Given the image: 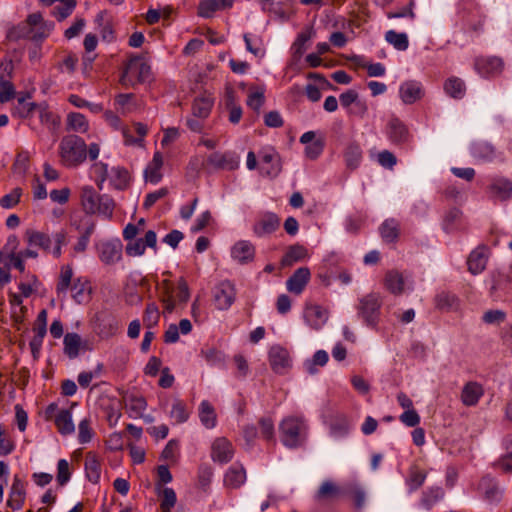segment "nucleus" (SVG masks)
Instances as JSON below:
<instances>
[{"instance_id":"obj_33","label":"nucleus","mask_w":512,"mask_h":512,"mask_svg":"<svg viewBox=\"0 0 512 512\" xmlns=\"http://www.w3.org/2000/svg\"><path fill=\"white\" fill-rule=\"evenodd\" d=\"M54 423L62 435H69L75 430L70 410L63 409L59 411L55 416Z\"/></svg>"},{"instance_id":"obj_64","label":"nucleus","mask_w":512,"mask_h":512,"mask_svg":"<svg viewBox=\"0 0 512 512\" xmlns=\"http://www.w3.org/2000/svg\"><path fill=\"white\" fill-rule=\"evenodd\" d=\"M493 465L504 473H512V451L501 456Z\"/></svg>"},{"instance_id":"obj_6","label":"nucleus","mask_w":512,"mask_h":512,"mask_svg":"<svg viewBox=\"0 0 512 512\" xmlns=\"http://www.w3.org/2000/svg\"><path fill=\"white\" fill-rule=\"evenodd\" d=\"M206 165L214 170L233 171L239 167V157L235 152H213L207 160Z\"/></svg>"},{"instance_id":"obj_41","label":"nucleus","mask_w":512,"mask_h":512,"mask_svg":"<svg viewBox=\"0 0 512 512\" xmlns=\"http://www.w3.org/2000/svg\"><path fill=\"white\" fill-rule=\"evenodd\" d=\"M81 342V337L77 333H67L64 336L65 354L71 359L76 358L79 355Z\"/></svg>"},{"instance_id":"obj_4","label":"nucleus","mask_w":512,"mask_h":512,"mask_svg":"<svg viewBox=\"0 0 512 512\" xmlns=\"http://www.w3.org/2000/svg\"><path fill=\"white\" fill-rule=\"evenodd\" d=\"M81 204L88 214L99 213L106 217H111L115 203L108 195H99L91 186L82 188Z\"/></svg>"},{"instance_id":"obj_10","label":"nucleus","mask_w":512,"mask_h":512,"mask_svg":"<svg viewBox=\"0 0 512 512\" xmlns=\"http://www.w3.org/2000/svg\"><path fill=\"white\" fill-rule=\"evenodd\" d=\"M236 289L229 281L221 282L215 289L214 302L219 310H227L235 301Z\"/></svg>"},{"instance_id":"obj_20","label":"nucleus","mask_w":512,"mask_h":512,"mask_svg":"<svg viewBox=\"0 0 512 512\" xmlns=\"http://www.w3.org/2000/svg\"><path fill=\"white\" fill-rule=\"evenodd\" d=\"M488 191L495 199L508 200L512 196V182L504 178L496 179L488 186Z\"/></svg>"},{"instance_id":"obj_35","label":"nucleus","mask_w":512,"mask_h":512,"mask_svg":"<svg viewBox=\"0 0 512 512\" xmlns=\"http://www.w3.org/2000/svg\"><path fill=\"white\" fill-rule=\"evenodd\" d=\"M199 418L201 423L208 429H212L216 425L217 416L215 410L213 406L206 400L200 403Z\"/></svg>"},{"instance_id":"obj_52","label":"nucleus","mask_w":512,"mask_h":512,"mask_svg":"<svg viewBox=\"0 0 512 512\" xmlns=\"http://www.w3.org/2000/svg\"><path fill=\"white\" fill-rule=\"evenodd\" d=\"M95 230V223L90 221L86 224V227L83 231H81V235L74 246V251L77 253H82L87 249L89 239Z\"/></svg>"},{"instance_id":"obj_15","label":"nucleus","mask_w":512,"mask_h":512,"mask_svg":"<svg viewBox=\"0 0 512 512\" xmlns=\"http://www.w3.org/2000/svg\"><path fill=\"white\" fill-rule=\"evenodd\" d=\"M329 312L318 304H307L304 310V317L313 329L321 328L328 319Z\"/></svg>"},{"instance_id":"obj_17","label":"nucleus","mask_w":512,"mask_h":512,"mask_svg":"<svg viewBox=\"0 0 512 512\" xmlns=\"http://www.w3.org/2000/svg\"><path fill=\"white\" fill-rule=\"evenodd\" d=\"M231 256L242 265L250 263L255 257V246L249 241L240 240L233 245Z\"/></svg>"},{"instance_id":"obj_2","label":"nucleus","mask_w":512,"mask_h":512,"mask_svg":"<svg viewBox=\"0 0 512 512\" xmlns=\"http://www.w3.org/2000/svg\"><path fill=\"white\" fill-rule=\"evenodd\" d=\"M152 79L150 65L142 55H133L127 61L120 77V83L126 87H135Z\"/></svg>"},{"instance_id":"obj_50","label":"nucleus","mask_w":512,"mask_h":512,"mask_svg":"<svg viewBox=\"0 0 512 512\" xmlns=\"http://www.w3.org/2000/svg\"><path fill=\"white\" fill-rule=\"evenodd\" d=\"M314 32L312 28L306 29L305 31H302L296 38L295 42L292 45V49L294 50V56L297 58H300L304 52L306 51L305 44L308 42Z\"/></svg>"},{"instance_id":"obj_36","label":"nucleus","mask_w":512,"mask_h":512,"mask_svg":"<svg viewBox=\"0 0 512 512\" xmlns=\"http://www.w3.org/2000/svg\"><path fill=\"white\" fill-rule=\"evenodd\" d=\"M385 287L392 294L399 295L404 290V279L398 271H388L385 275Z\"/></svg>"},{"instance_id":"obj_46","label":"nucleus","mask_w":512,"mask_h":512,"mask_svg":"<svg viewBox=\"0 0 512 512\" xmlns=\"http://www.w3.org/2000/svg\"><path fill=\"white\" fill-rule=\"evenodd\" d=\"M129 409L135 414L136 417H142L143 412L147 408L146 399L134 393H131L125 397Z\"/></svg>"},{"instance_id":"obj_59","label":"nucleus","mask_w":512,"mask_h":512,"mask_svg":"<svg viewBox=\"0 0 512 512\" xmlns=\"http://www.w3.org/2000/svg\"><path fill=\"white\" fill-rule=\"evenodd\" d=\"M93 434L94 433L91 428V421L87 418L83 419L78 425L79 442L82 444L90 442Z\"/></svg>"},{"instance_id":"obj_16","label":"nucleus","mask_w":512,"mask_h":512,"mask_svg":"<svg viewBox=\"0 0 512 512\" xmlns=\"http://www.w3.org/2000/svg\"><path fill=\"white\" fill-rule=\"evenodd\" d=\"M234 450L232 443L225 437L215 439L212 444L211 457L214 461L226 463L233 457Z\"/></svg>"},{"instance_id":"obj_62","label":"nucleus","mask_w":512,"mask_h":512,"mask_svg":"<svg viewBox=\"0 0 512 512\" xmlns=\"http://www.w3.org/2000/svg\"><path fill=\"white\" fill-rule=\"evenodd\" d=\"M169 194V190L166 187L160 188L157 191L148 193L143 202V208L150 209L158 200L163 199Z\"/></svg>"},{"instance_id":"obj_21","label":"nucleus","mask_w":512,"mask_h":512,"mask_svg":"<svg viewBox=\"0 0 512 512\" xmlns=\"http://www.w3.org/2000/svg\"><path fill=\"white\" fill-rule=\"evenodd\" d=\"M483 393V387L479 383L470 381L462 389L461 401L465 406H475Z\"/></svg>"},{"instance_id":"obj_57","label":"nucleus","mask_w":512,"mask_h":512,"mask_svg":"<svg viewBox=\"0 0 512 512\" xmlns=\"http://www.w3.org/2000/svg\"><path fill=\"white\" fill-rule=\"evenodd\" d=\"M495 153L494 147L485 142L476 143L472 147V154L475 157L490 160Z\"/></svg>"},{"instance_id":"obj_34","label":"nucleus","mask_w":512,"mask_h":512,"mask_svg":"<svg viewBox=\"0 0 512 512\" xmlns=\"http://www.w3.org/2000/svg\"><path fill=\"white\" fill-rule=\"evenodd\" d=\"M71 292L73 299L77 303L81 304L88 300L89 294L91 292V287L87 280L78 278L74 280L73 284L71 285Z\"/></svg>"},{"instance_id":"obj_32","label":"nucleus","mask_w":512,"mask_h":512,"mask_svg":"<svg viewBox=\"0 0 512 512\" xmlns=\"http://www.w3.org/2000/svg\"><path fill=\"white\" fill-rule=\"evenodd\" d=\"M260 170L262 174L275 177L281 171L280 160L276 154H265L261 157Z\"/></svg>"},{"instance_id":"obj_1","label":"nucleus","mask_w":512,"mask_h":512,"mask_svg":"<svg viewBox=\"0 0 512 512\" xmlns=\"http://www.w3.org/2000/svg\"><path fill=\"white\" fill-rule=\"evenodd\" d=\"M59 156L61 163L66 167H76L87 157L85 141L74 134L66 135L59 144Z\"/></svg>"},{"instance_id":"obj_48","label":"nucleus","mask_w":512,"mask_h":512,"mask_svg":"<svg viewBox=\"0 0 512 512\" xmlns=\"http://www.w3.org/2000/svg\"><path fill=\"white\" fill-rule=\"evenodd\" d=\"M24 502L23 482H13L7 504L13 509H20Z\"/></svg>"},{"instance_id":"obj_31","label":"nucleus","mask_w":512,"mask_h":512,"mask_svg":"<svg viewBox=\"0 0 512 512\" xmlns=\"http://www.w3.org/2000/svg\"><path fill=\"white\" fill-rule=\"evenodd\" d=\"M214 101L207 96L195 98L192 105V115L195 118L206 119L212 110Z\"/></svg>"},{"instance_id":"obj_14","label":"nucleus","mask_w":512,"mask_h":512,"mask_svg":"<svg viewBox=\"0 0 512 512\" xmlns=\"http://www.w3.org/2000/svg\"><path fill=\"white\" fill-rule=\"evenodd\" d=\"M311 277L308 267H300L288 278L286 286L289 292L299 295L302 293Z\"/></svg>"},{"instance_id":"obj_18","label":"nucleus","mask_w":512,"mask_h":512,"mask_svg":"<svg viewBox=\"0 0 512 512\" xmlns=\"http://www.w3.org/2000/svg\"><path fill=\"white\" fill-rule=\"evenodd\" d=\"M434 302L438 310L445 312L457 311L461 303L459 297L451 291L437 293Z\"/></svg>"},{"instance_id":"obj_63","label":"nucleus","mask_w":512,"mask_h":512,"mask_svg":"<svg viewBox=\"0 0 512 512\" xmlns=\"http://www.w3.org/2000/svg\"><path fill=\"white\" fill-rule=\"evenodd\" d=\"M444 493L441 489H432L430 492L425 493L421 502L426 509H430L439 499L443 497Z\"/></svg>"},{"instance_id":"obj_5","label":"nucleus","mask_w":512,"mask_h":512,"mask_svg":"<svg viewBox=\"0 0 512 512\" xmlns=\"http://www.w3.org/2000/svg\"><path fill=\"white\" fill-rule=\"evenodd\" d=\"M381 307L382 300L378 294H367L359 300L358 315L367 326L374 328L379 322Z\"/></svg>"},{"instance_id":"obj_51","label":"nucleus","mask_w":512,"mask_h":512,"mask_svg":"<svg viewBox=\"0 0 512 512\" xmlns=\"http://www.w3.org/2000/svg\"><path fill=\"white\" fill-rule=\"evenodd\" d=\"M160 319L158 306L154 303H148L143 315V322L147 328L156 326Z\"/></svg>"},{"instance_id":"obj_56","label":"nucleus","mask_w":512,"mask_h":512,"mask_svg":"<svg viewBox=\"0 0 512 512\" xmlns=\"http://www.w3.org/2000/svg\"><path fill=\"white\" fill-rule=\"evenodd\" d=\"M328 362V354L324 350H318L313 355L312 360H308L305 363L306 369L309 374L313 375L317 372L315 366H324Z\"/></svg>"},{"instance_id":"obj_12","label":"nucleus","mask_w":512,"mask_h":512,"mask_svg":"<svg viewBox=\"0 0 512 512\" xmlns=\"http://www.w3.org/2000/svg\"><path fill=\"white\" fill-rule=\"evenodd\" d=\"M280 227V218L272 212L262 214L253 226V232L262 237L275 232Z\"/></svg>"},{"instance_id":"obj_45","label":"nucleus","mask_w":512,"mask_h":512,"mask_svg":"<svg viewBox=\"0 0 512 512\" xmlns=\"http://www.w3.org/2000/svg\"><path fill=\"white\" fill-rule=\"evenodd\" d=\"M73 270L70 265H65L61 268L56 292L58 295H65L68 288L72 285Z\"/></svg>"},{"instance_id":"obj_38","label":"nucleus","mask_w":512,"mask_h":512,"mask_svg":"<svg viewBox=\"0 0 512 512\" xmlns=\"http://www.w3.org/2000/svg\"><path fill=\"white\" fill-rule=\"evenodd\" d=\"M445 92L454 99H461L465 95V84L457 77H450L444 83Z\"/></svg>"},{"instance_id":"obj_13","label":"nucleus","mask_w":512,"mask_h":512,"mask_svg":"<svg viewBox=\"0 0 512 512\" xmlns=\"http://www.w3.org/2000/svg\"><path fill=\"white\" fill-rule=\"evenodd\" d=\"M387 134L390 141L395 145H403L410 139L407 126L398 118H392L387 127Z\"/></svg>"},{"instance_id":"obj_9","label":"nucleus","mask_w":512,"mask_h":512,"mask_svg":"<svg viewBox=\"0 0 512 512\" xmlns=\"http://www.w3.org/2000/svg\"><path fill=\"white\" fill-rule=\"evenodd\" d=\"M99 259L105 265H114L122 259V243L119 240L105 241L98 245Z\"/></svg>"},{"instance_id":"obj_29","label":"nucleus","mask_w":512,"mask_h":512,"mask_svg":"<svg viewBox=\"0 0 512 512\" xmlns=\"http://www.w3.org/2000/svg\"><path fill=\"white\" fill-rule=\"evenodd\" d=\"M476 489L489 503L498 502L502 497V490L495 482H479Z\"/></svg>"},{"instance_id":"obj_23","label":"nucleus","mask_w":512,"mask_h":512,"mask_svg":"<svg viewBox=\"0 0 512 512\" xmlns=\"http://www.w3.org/2000/svg\"><path fill=\"white\" fill-rule=\"evenodd\" d=\"M232 0H201L198 5V15L210 18L219 9L230 8Z\"/></svg>"},{"instance_id":"obj_28","label":"nucleus","mask_w":512,"mask_h":512,"mask_svg":"<svg viewBox=\"0 0 512 512\" xmlns=\"http://www.w3.org/2000/svg\"><path fill=\"white\" fill-rule=\"evenodd\" d=\"M25 239L29 245L37 246L46 252L50 251L52 241L50 236L46 233L28 229L25 232Z\"/></svg>"},{"instance_id":"obj_55","label":"nucleus","mask_w":512,"mask_h":512,"mask_svg":"<svg viewBox=\"0 0 512 512\" xmlns=\"http://www.w3.org/2000/svg\"><path fill=\"white\" fill-rule=\"evenodd\" d=\"M77 5L76 0H67L58 6H55L52 14L58 21H63L70 16Z\"/></svg>"},{"instance_id":"obj_30","label":"nucleus","mask_w":512,"mask_h":512,"mask_svg":"<svg viewBox=\"0 0 512 512\" xmlns=\"http://www.w3.org/2000/svg\"><path fill=\"white\" fill-rule=\"evenodd\" d=\"M31 98L29 92L22 93L17 98V106L15 107V113L22 119L30 118L34 111L38 109L39 104L34 102H26L27 99Z\"/></svg>"},{"instance_id":"obj_11","label":"nucleus","mask_w":512,"mask_h":512,"mask_svg":"<svg viewBox=\"0 0 512 512\" xmlns=\"http://www.w3.org/2000/svg\"><path fill=\"white\" fill-rule=\"evenodd\" d=\"M13 71L12 63L1 64L0 66V103H6L14 98L15 87L10 81Z\"/></svg>"},{"instance_id":"obj_8","label":"nucleus","mask_w":512,"mask_h":512,"mask_svg":"<svg viewBox=\"0 0 512 512\" xmlns=\"http://www.w3.org/2000/svg\"><path fill=\"white\" fill-rule=\"evenodd\" d=\"M474 67L481 76L494 77L502 72L504 63L496 56H480L475 59Z\"/></svg>"},{"instance_id":"obj_27","label":"nucleus","mask_w":512,"mask_h":512,"mask_svg":"<svg viewBox=\"0 0 512 512\" xmlns=\"http://www.w3.org/2000/svg\"><path fill=\"white\" fill-rule=\"evenodd\" d=\"M163 165V157L160 152H156L153 156L152 161L149 163L147 168L145 169L144 176L145 180L156 184L162 179V174L160 172Z\"/></svg>"},{"instance_id":"obj_58","label":"nucleus","mask_w":512,"mask_h":512,"mask_svg":"<svg viewBox=\"0 0 512 512\" xmlns=\"http://www.w3.org/2000/svg\"><path fill=\"white\" fill-rule=\"evenodd\" d=\"M339 493V489L336 485H334L332 482H324L317 494H316V498L318 500H326V499H332L334 497H336Z\"/></svg>"},{"instance_id":"obj_26","label":"nucleus","mask_w":512,"mask_h":512,"mask_svg":"<svg viewBox=\"0 0 512 512\" xmlns=\"http://www.w3.org/2000/svg\"><path fill=\"white\" fill-rule=\"evenodd\" d=\"M308 256L307 249L301 244H294L287 248L286 253L281 259V266L289 267L295 262H299Z\"/></svg>"},{"instance_id":"obj_47","label":"nucleus","mask_w":512,"mask_h":512,"mask_svg":"<svg viewBox=\"0 0 512 512\" xmlns=\"http://www.w3.org/2000/svg\"><path fill=\"white\" fill-rule=\"evenodd\" d=\"M385 40L399 51H404L409 46L407 35L394 30H389L385 33Z\"/></svg>"},{"instance_id":"obj_22","label":"nucleus","mask_w":512,"mask_h":512,"mask_svg":"<svg viewBox=\"0 0 512 512\" xmlns=\"http://www.w3.org/2000/svg\"><path fill=\"white\" fill-rule=\"evenodd\" d=\"M37 110L39 112L40 122L47 126L52 133H55L61 124L60 116L51 111L46 102L40 103Z\"/></svg>"},{"instance_id":"obj_44","label":"nucleus","mask_w":512,"mask_h":512,"mask_svg":"<svg viewBox=\"0 0 512 512\" xmlns=\"http://www.w3.org/2000/svg\"><path fill=\"white\" fill-rule=\"evenodd\" d=\"M346 165L350 169H356L362 159V150L357 143H351L347 146L344 153Z\"/></svg>"},{"instance_id":"obj_37","label":"nucleus","mask_w":512,"mask_h":512,"mask_svg":"<svg viewBox=\"0 0 512 512\" xmlns=\"http://www.w3.org/2000/svg\"><path fill=\"white\" fill-rule=\"evenodd\" d=\"M86 117L81 113L71 112L67 115L66 130L85 133L88 130Z\"/></svg>"},{"instance_id":"obj_3","label":"nucleus","mask_w":512,"mask_h":512,"mask_svg":"<svg viewBox=\"0 0 512 512\" xmlns=\"http://www.w3.org/2000/svg\"><path fill=\"white\" fill-rule=\"evenodd\" d=\"M279 432L284 446L297 448L306 440L307 424L301 417L289 416L280 423Z\"/></svg>"},{"instance_id":"obj_60","label":"nucleus","mask_w":512,"mask_h":512,"mask_svg":"<svg viewBox=\"0 0 512 512\" xmlns=\"http://www.w3.org/2000/svg\"><path fill=\"white\" fill-rule=\"evenodd\" d=\"M259 427L261 436L267 441L275 442L274 438V424L271 418H261L259 420Z\"/></svg>"},{"instance_id":"obj_49","label":"nucleus","mask_w":512,"mask_h":512,"mask_svg":"<svg viewBox=\"0 0 512 512\" xmlns=\"http://www.w3.org/2000/svg\"><path fill=\"white\" fill-rule=\"evenodd\" d=\"M33 33V28L22 22L17 26L11 28L7 33V38L10 41H18L20 39H31V34Z\"/></svg>"},{"instance_id":"obj_7","label":"nucleus","mask_w":512,"mask_h":512,"mask_svg":"<svg viewBox=\"0 0 512 512\" xmlns=\"http://www.w3.org/2000/svg\"><path fill=\"white\" fill-rule=\"evenodd\" d=\"M268 359L271 369L277 374H285L291 368L290 353L280 345H273L269 349Z\"/></svg>"},{"instance_id":"obj_53","label":"nucleus","mask_w":512,"mask_h":512,"mask_svg":"<svg viewBox=\"0 0 512 512\" xmlns=\"http://www.w3.org/2000/svg\"><path fill=\"white\" fill-rule=\"evenodd\" d=\"M330 428L333 435L345 436L349 432L350 422L346 416L340 415L333 419Z\"/></svg>"},{"instance_id":"obj_19","label":"nucleus","mask_w":512,"mask_h":512,"mask_svg":"<svg viewBox=\"0 0 512 512\" xmlns=\"http://www.w3.org/2000/svg\"><path fill=\"white\" fill-rule=\"evenodd\" d=\"M485 251H486L485 246H479L470 253V255L467 259V265H468V271L471 274L477 275V274L481 273L486 268L487 255H486Z\"/></svg>"},{"instance_id":"obj_39","label":"nucleus","mask_w":512,"mask_h":512,"mask_svg":"<svg viewBox=\"0 0 512 512\" xmlns=\"http://www.w3.org/2000/svg\"><path fill=\"white\" fill-rule=\"evenodd\" d=\"M111 184L117 190H124L129 186L130 175L127 169L123 167L112 168Z\"/></svg>"},{"instance_id":"obj_61","label":"nucleus","mask_w":512,"mask_h":512,"mask_svg":"<svg viewBox=\"0 0 512 512\" xmlns=\"http://www.w3.org/2000/svg\"><path fill=\"white\" fill-rule=\"evenodd\" d=\"M21 194H22L21 188H18V187L14 188L11 193L4 195L0 199V205L6 209L14 207L15 205H17L19 203Z\"/></svg>"},{"instance_id":"obj_43","label":"nucleus","mask_w":512,"mask_h":512,"mask_svg":"<svg viewBox=\"0 0 512 512\" xmlns=\"http://www.w3.org/2000/svg\"><path fill=\"white\" fill-rule=\"evenodd\" d=\"M380 234L384 241L394 242L399 237V224L394 219H387L380 227Z\"/></svg>"},{"instance_id":"obj_40","label":"nucleus","mask_w":512,"mask_h":512,"mask_svg":"<svg viewBox=\"0 0 512 512\" xmlns=\"http://www.w3.org/2000/svg\"><path fill=\"white\" fill-rule=\"evenodd\" d=\"M265 88L264 86H251L250 92L248 94L247 98V105L259 113L261 107L263 106L265 102Z\"/></svg>"},{"instance_id":"obj_42","label":"nucleus","mask_w":512,"mask_h":512,"mask_svg":"<svg viewBox=\"0 0 512 512\" xmlns=\"http://www.w3.org/2000/svg\"><path fill=\"white\" fill-rule=\"evenodd\" d=\"M85 471L88 480H99L101 477V464L92 452L85 457Z\"/></svg>"},{"instance_id":"obj_25","label":"nucleus","mask_w":512,"mask_h":512,"mask_svg":"<svg viewBox=\"0 0 512 512\" xmlns=\"http://www.w3.org/2000/svg\"><path fill=\"white\" fill-rule=\"evenodd\" d=\"M422 96L421 86L414 81L405 82L400 87V97L405 104H413L421 99Z\"/></svg>"},{"instance_id":"obj_54","label":"nucleus","mask_w":512,"mask_h":512,"mask_svg":"<svg viewBox=\"0 0 512 512\" xmlns=\"http://www.w3.org/2000/svg\"><path fill=\"white\" fill-rule=\"evenodd\" d=\"M170 417L175 419L176 423H184L189 418V413L186 408V404L177 399L172 404V409L170 412Z\"/></svg>"},{"instance_id":"obj_24","label":"nucleus","mask_w":512,"mask_h":512,"mask_svg":"<svg viewBox=\"0 0 512 512\" xmlns=\"http://www.w3.org/2000/svg\"><path fill=\"white\" fill-rule=\"evenodd\" d=\"M163 482L156 485V493L160 498V508L162 512H171L177 502L176 493L172 488L162 487Z\"/></svg>"}]
</instances>
